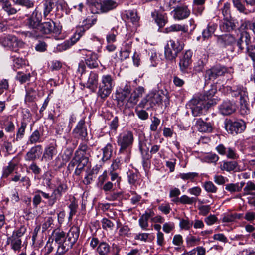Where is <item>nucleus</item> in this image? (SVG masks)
<instances>
[{"label":"nucleus","instance_id":"obj_1","mask_svg":"<svg viewBox=\"0 0 255 255\" xmlns=\"http://www.w3.org/2000/svg\"><path fill=\"white\" fill-rule=\"evenodd\" d=\"M216 91L215 89L212 88L204 94H200L190 101L189 106L194 117L201 115L204 110H206L209 106L214 104L212 98Z\"/></svg>","mask_w":255,"mask_h":255},{"label":"nucleus","instance_id":"obj_2","mask_svg":"<svg viewBox=\"0 0 255 255\" xmlns=\"http://www.w3.org/2000/svg\"><path fill=\"white\" fill-rule=\"evenodd\" d=\"M133 133L129 130H125L120 133L117 137V144L120 147L119 153H123L126 150H131L134 142Z\"/></svg>","mask_w":255,"mask_h":255},{"label":"nucleus","instance_id":"obj_3","mask_svg":"<svg viewBox=\"0 0 255 255\" xmlns=\"http://www.w3.org/2000/svg\"><path fill=\"white\" fill-rule=\"evenodd\" d=\"M118 0H103L91 3L90 8L92 13L98 14L107 12L117 7Z\"/></svg>","mask_w":255,"mask_h":255},{"label":"nucleus","instance_id":"obj_4","mask_svg":"<svg viewBox=\"0 0 255 255\" xmlns=\"http://www.w3.org/2000/svg\"><path fill=\"white\" fill-rule=\"evenodd\" d=\"M114 86V81L112 76L109 74L103 75L99 83L98 96L102 99L107 97L111 93Z\"/></svg>","mask_w":255,"mask_h":255},{"label":"nucleus","instance_id":"obj_5","mask_svg":"<svg viewBox=\"0 0 255 255\" xmlns=\"http://www.w3.org/2000/svg\"><path fill=\"white\" fill-rule=\"evenodd\" d=\"M233 95L240 96V112L241 114L243 115L248 114L249 112V108L248 104V97L246 88L240 85L233 87Z\"/></svg>","mask_w":255,"mask_h":255},{"label":"nucleus","instance_id":"obj_6","mask_svg":"<svg viewBox=\"0 0 255 255\" xmlns=\"http://www.w3.org/2000/svg\"><path fill=\"white\" fill-rule=\"evenodd\" d=\"M162 96L158 93L148 94L138 104L137 108L149 110L156 105H159L162 103Z\"/></svg>","mask_w":255,"mask_h":255},{"label":"nucleus","instance_id":"obj_7","mask_svg":"<svg viewBox=\"0 0 255 255\" xmlns=\"http://www.w3.org/2000/svg\"><path fill=\"white\" fill-rule=\"evenodd\" d=\"M60 32L61 28L56 26L55 23L53 21L50 20L42 23H40L37 29L35 30L34 36L38 37L52 33L58 34Z\"/></svg>","mask_w":255,"mask_h":255},{"label":"nucleus","instance_id":"obj_8","mask_svg":"<svg viewBox=\"0 0 255 255\" xmlns=\"http://www.w3.org/2000/svg\"><path fill=\"white\" fill-rule=\"evenodd\" d=\"M80 234V228L76 226H73L70 228L66 235V240L65 241L64 245H62L60 248L62 252L68 251L72 248L73 246L77 242Z\"/></svg>","mask_w":255,"mask_h":255},{"label":"nucleus","instance_id":"obj_9","mask_svg":"<svg viewBox=\"0 0 255 255\" xmlns=\"http://www.w3.org/2000/svg\"><path fill=\"white\" fill-rule=\"evenodd\" d=\"M41 20L42 15L36 9L31 14L27 15V18L24 20V23L26 26L30 29H32L35 32Z\"/></svg>","mask_w":255,"mask_h":255},{"label":"nucleus","instance_id":"obj_10","mask_svg":"<svg viewBox=\"0 0 255 255\" xmlns=\"http://www.w3.org/2000/svg\"><path fill=\"white\" fill-rule=\"evenodd\" d=\"M52 240L54 241L58 245L57 250V255H63L67 251L62 252L60 248L62 245H64L65 241L66 240L65 233L60 228H57L54 229L52 234Z\"/></svg>","mask_w":255,"mask_h":255},{"label":"nucleus","instance_id":"obj_11","mask_svg":"<svg viewBox=\"0 0 255 255\" xmlns=\"http://www.w3.org/2000/svg\"><path fill=\"white\" fill-rule=\"evenodd\" d=\"M225 128L229 133L237 134L242 132L245 130L246 124L242 120L233 121L231 120H226L225 122Z\"/></svg>","mask_w":255,"mask_h":255},{"label":"nucleus","instance_id":"obj_12","mask_svg":"<svg viewBox=\"0 0 255 255\" xmlns=\"http://www.w3.org/2000/svg\"><path fill=\"white\" fill-rule=\"evenodd\" d=\"M68 190V187L66 183L64 181L58 180L57 182L56 188L53 191L51 194L52 197L48 201V204L49 206H53L56 203L57 199H59L63 194L66 193Z\"/></svg>","mask_w":255,"mask_h":255},{"label":"nucleus","instance_id":"obj_13","mask_svg":"<svg viewBox=\"0 0 255 255\" xmlns=\"http://www.w3.org/2000/svg\"><path fill=\"white\" fill-rule=\"evenodd\" d=\"M238 47V52L242 53L246 51L251 44V37L247 31L241 33L239 38L235 42Z\"/></svg>","mask_w":255,"mask_h":255},{"label":"nucleus","instance_id":"obj_14","mask_svg":"<svg viewBox=\"0 0 255 255\" xmlns=\"http://www.w3.org/2000/svg\"><path fill=\"white\" fill-rule=\"evenodd\" d=\"M131 93V86L129 83L125 82L121 84L120 87L117 90V98L119 104L120 102L122 105L127 102V98L128 97Z\"/></svg>","mask_w":255,"mask_h":255},{"label":"nucleus","instance_id":"obj_15","mask_svg":"<svg viewBox=\"0 0 255 255\" xmlns=\"http://www.w3.org/2000/svg\"><path fill=\"white\" fill-rule=\"evenodd\" d=\"M227 69L226 67L221 66L214 67L206 71L205 79L208 80H214L219 76L223 75L227 72Z\"/></svg>","mask_w":255,"mask_h":255},{"label":"nucleus","instance_id":"obj_16","mask_svg":"<svg viewBox=\"0 0 255 255\" xmlns=\"http://www.w3.org/2000/svg\"><path fill=\"white\" fill-rule=\"evenodd\" d=\"M144 92V89L142 87L136 88L126 102L125 108H130L133 107L137 103L139 98L142 96Z\"/></svg>","mask_w":255,"mask_h":255},{"label":"nucleus","instance_id":"obj_17","mask_svg":"<svg viewBox=\"0 0 255 255\" xmlns=\"http://www.w3.org/2000/svg\"><path fill=\"white\" fill-rule=\"evenodd\" d=\"M81 53L86 56L85 62L90 68H94L98 66L97 54L95 53L86 49L81 50Z\"/></svg>","mask_w":255,"mask_h":255},{"label":"nucleus","instance_id":"obj_18","mask_svg":"<svg viewBox=\"0 0 255 255\" xmlns=\"http://www.w3.org/2000/svg\"><path fill=\"white\" fill-rule=\"evenodd\" d=\"M57 154V145L56 143H51L47 145L42 157V160L46 162L53 159V157Z\"/></svg>","mask_w":255,"mask_h":255},{"label":"nucleus","instance_id":"obj_19","mask_svg":"<svg viewBox=\"0 0 255 255\" xmlns=\"http://www.w3.org/2000/svg\"><path fill=\"white\" fill-rule=\"evenodd\" d=\"M235 103L230 100L224 101L219 106V112L223 115H230L236 111Z\"/></svg>","mask_w":255,"mask_h":255},{"label":"nucleus","instance_id":"obj_20","mask_svg":"<svg viewBox=\"0 0 255 255\" xmlns=\"http://www.w3.org/2000/svg\"><path fill=\"white\" fill-rule=\"evenodd\" d=\"M85 124L84 119H81L78 123L73 131L76 137L84 139L87 136V130Z\"/></svg>","mask_w":255,"mask_h":255},{"label":"nucleus","instance_id":"obj_21","mask_svg":"<svg viewBox=\"0 0 255 255\" xmlns=\"http://www.w3.org/2000/svg\"><path fill=\"white\" fill-rule=\"evenodd\" d=\"M4 42L7 46L15 53L18 52V47L22 44V42L18 40L16 37L11 35L8 36Z\"/></svg>","mask_w":255,"mask_h":255},{"label":"nucleus","instance_id":"obj_22","mask_svg":"<svg viewBox=\"0 0 255 255\" xmlns=\"http://www.w3.org/2000/svg\"><path fill=\"white\" fill-rule=\"evenodd\" d=\"M42 146L38 145L32 147L30 150L26 153L25 156L26 161H35L39 158L42 153Z\"/></svg>","mask_w":255,"mask_h":255},{"label":"nucleus","instance_id":"obj_23","mask_svg":"<svg viewBox=\"0 0 255 255\" xmlns=\"http://www.w3.org/2000/svg\"><path fill=\"white\" fill-rule=\"evenodd\" d=\"M98 83V75L94 72H91L85 83V86L93 92L97 89Z\"/></svg>","mask_w":255,"mask_h":255},{"label":"nucleus","instance_id":"obj_24","mask_svg":"<svg viewBox=\"0 0 255 255\" xmlns=\"http://www.w3.org/2000/svg\"><path fill=\"white\" fill-rule=\"evenodd\" d=\"M150 143L146 140H139V148L141 152L144 163L145 161L151 158V156L149 154V149Z\"/></svg>","mask_w":255,"mask_h":255},{"label":"nucleus","instance_id":"obj_25","mask_svg":"<svg viewBox=\"0 0 255 255\" xmlns=\"http://www.w3.org/2000/svg\"><path fill=\"white\" fill-rule=\"evenodd\" d=\"M192 56V51L190 50H187L180 60L179 64L180 70L182 72H185L191 63Z\"/></svg>","mask_w":255,"mask_h":255},{"label":"nucleus","instance_id":"obj_26","mask_svg":"<svg viewBox=\"0 0 255 255\" xmlns=\"http://www.w3.org/2000/svg\"><path fill=\"white\" fill-rule=\"evenodd\" d=\"M216 149L219 154L225 155L228 158L235 159L237 157L235 150L232 148H226L223 144H220Z\"/></svg>","mask_w":255,"mask_h":255},{"label":"nucleus","instance_id":"obj_27","mask_svg":"<svg viewBox=\"0 0 255 255\" xmlns=\"http://www.w3.org/2000/svg\"><path fill=\"white\" fill-rule=\"evenodd\" d=\"M90 148L85 143H81L77 150L75 151V154L80 157L84 159L86 158L89 160V156H90Z\"/></svg>","mask_w":255,"mask_h":255},{"label":"nucleus","instance_id":"obj_28","mask_svg":"<svg viewBox=\"0 0 255 255\" xmlns=\"http://www.w3.org/2000/svg\"><path fill=\"white\" fill-rule=\"evenodd\" d=\"M154 212L152 211L149 210L146 211L139 219V224L141 228L143 230H148V220L153 217Z\"/></svg>","mask_w":255,"mask_h":255},{"label":"nucleus","instance_id":"obj_29","mask_svg":"<svg viewBox=\"0 0 255 255\" xmlns=\"http://www.w3.org/2000/svg\"><path fill=\"white\" fill-rule=\"evenodd\" d=\"M218 43L223 46L231 45L236 42L235 38L231 34L223 35L218 37Z\"/></svg>","mask_w":255,"mask_h":255},{"label":"nucleus","instance_id":"obj_30","mask_svg":"<svg viewBox=\"0 0 255 255\" xmlns=\"http://www.w3.org/2000/svg\"><path fill=\"white\" fill-rule=\"evenodd\" d=\"M190 14V10L186 5H181L176 7V19L182 20L186 19Z\"/></svg>","mask_w":255,"mask_h":255},{"label":"nucleus","instance_id":"obj_31","mask_svg":"<svg viewBox=\"0 0 255 255\" xmlns=\"http://www.w3.org/2000/svg\"><path fill=\"white\" fill-rule=\"evenodd\" d=\"M175 50V42L172 40H170L165 47V56L167 60L172 61L175 59L174 54L172 52Z\"/></svg>","mask_w":255,"mask_h":255},{"label":"nucleus","instance_id":"obj_32","mask_svg":"<svg viewBox=\"0 0 255 255\" xmlns=\"http://www.w3.org/2000/svg\"><path fill=\"white\" fill-rule=\"evenodd\" d=\"M7 243L10 245L11 249L14 251H19L21 248V239L15 237V235H12L9 237L7 239Z\"/></svg>","mask_w":255,"mask_h":255},{"label":"nucleus","instance_id":"obj_33","mask_svg":"<svg viewBox=\"0 0 255 255\" xmlns=\"http://www.w3.org/2000/svg\"><path fill=\"white\" fill-rule=\"evenodd\" d=\"M224 22L220 26L221 28L224 31L230 32L234 30L237 27V22L232 17L228 20H224Z\"/></svg>","mask_w":255,"mask_h":255},{"label":"nucleus","instance_id":"obj_34","mask_svg":"<svg viewBox=\"0 0 255 255\" xmlns=\"http://www.w3.org/2000/svg\"><path fill=\"white\" fill-rule=\"evenodd\" d=\"M196 126L200 132H209L212 130V127L210 123L204 122L201 119H197Z\"/></svg>","mask_w":255,"mask_h":255},{"label":"nucleus","instance_id":"obj_35","mask_svg":"<svg viewBox=\"0 0 255 255\" xmlns=\"http://www.w3.org/2000/svg\"><path fill=\"white\" fill-rule=\"evenodd\" d=\"M58 0H45L44 3L43 14L46 17L56 5Z\"/></svg>","mask_w":255,"mask_h":255},{"label":"nucleus","instance_id":"obj_36","mask_svg":"<svg viewBox=\"0 0 255 255\" xmlns=\"http://www.w3.org/2000/svg\"><path fill=\"white\" fill-rule=\"evenodd\" d=\"M103 152L102 160L106 161L109 160L112 157L114 147L111 143H108L102 149Z\"/></svg>","mask_w":255,"mask_h":255},{"label":"nucleus","instance_id":"obj_37","mask_svg":"<svg viewBox=\"0 0 255 255\" xmlns=\"http://www.w3.org/2000/svg\"><path fill=\"white\" fill-rule=\"evenodd\" d=\"M152 16L154 18L155 22L159 26V28L163 27L167 22L166 15L159 13L157 11L152 12Z\"/></svg>","mask_w":255,"mask_h":255},{"label":"nucleus","instance_id":"obj_38","mask_svg":"<svg viewBox=\"0 0 255 255\" xmlns=\"http://www.w3.org/2000/svg\"><path fill=\"white\" fill-rule=\"evenodd\" d=\"M221 169L227 171H237L239 169L238 164L235 161L224 162L221 164Z\"/></svg>","mask_w":255,"mask_h":255},{"label":"nucleus","instance_id":"obj_39","mask_svg":"<svg viewBox=\"0 0 255 255\" xmlns=\"http://www.w3.org/2000/svg\"><path fill=\"white\" fill-rule=\"evenodd\" d=\"M42 133L38 129L33 131L31 135L30 136L28 141H27L28 144H33L36 143L42 142L41 140V137Z\"/></svg>","mask_w":255,"mask_h":255},{"label":"nucleus","instance_id":"obj_40","mask_svg":"<svg viewBox=\"0 0 255 255\" xmlns=\"http://www.w3.org/2000/svg\"><path fill=\"white\" fill-rule=\"evenodd\" d=\"M244 195H255V184L251 181H248L243 188Z\"/></svg>","mask_w":255,"mask_h":255},{"label":"nucleus","instance_id":"obj_41","mask_svg":"<svg viewBox=\"0 0 255 255\" xmlns=\"http://www.w3.org/2000/svg\"><path fill=\"white\" fill-rule=\"evenodd\" d=\"M99 255H108L110 251V247L106 242H101L97 249Z\"/></svg>","mask_w":255,"mask_h":255},{"label":"nucleus","instance_id":"obj_42","mask_svg":"<svg viewBox=\"0 0 255 255\" xmlns=\"http://www.w3.org/2000/svg\"><path fill=\"white\" fill-rule=\"evenodd\" d=\"M11 58L13 61V68L14 70H16L25 64L24 60L16 55H11Z\"/></svg>","mask_w":255,"mask_h":255},{"label":"nucleus","instance_id":"obj_43","mask_svg":"<svg viewBox=\"0 0 255 255\" xmlns=\"http://www.w3.org/2000/svg\"><path fill=\"white\" fill-rule=\"evenodd\" d=\"M27 127V123L24 122H21L20 126L18 128L17 133H16V137L14 139V141L15 140L18 141L22 139L25 134V129Z\"/></svg>","mask_w":255,"mask_h":255},{"label":"nucleus","instance_id":"obj_44","mask_svg":"<svg viewBox=\"0 0 255 255\" xmlns=\"http://www.w3.org/2000/svg\"><path fill=\"white\" fill-rule=\"evenodd\" d=\"M126 15L128 20L134 25L137 24L139 18L137 16L136 12L133 10H128L127 11Z\"/></svg>","mask_w":255,"mask_h":255},{"label":"nucleus","instance_id":"obj_45","mask_svg":"<svg viewBox=\"0 0 255 255\" xmlns=\"http://www.w3.org/2000/svg\"><path fill=\"white\" fill-rule=\"evenodd\" d=\"M245 183L241 182L240 184H229L226 185L225 189L231 192H239L241 190Z\"/></svg>","mask_w":255,"mask_h":255},{"label":"nucleus","instance_id":"obj_46","mask_svg":"<svg viewBox=\"0 0 255 255\" xmlns=\"http://www.w3.org/2000/svg\"><path fill=\"white\" fill-rule=\"evenodd\" d=\"M53 222L54 219L52 217L48 216L45 217L41 224L42 232H45L49 228H52V226L54 225Z\"/></svg>","mask_w":255,"mask_h":255},{"label":"nucleus","instance_id":"obj_47","mask_svg":"<svg viewBox=\"0 0 255 255\" xmlns=\"http://www.w3.org/2000/svg\"><path fill=\"white\" fill-rule=\"evenodd\" d=\"M36 91L31 88L26 89V95L25 98V102H31L35 100L36 97Z\"/></svg>","mask_w":255,"mask_h":255},{"label":"nucleus","instance_id":"obj_48","mask_svg":"<svg viewBox=\"0 0 255 255\" xmlns=\"http://www.w3.org/2000/svg\"><path fill=\"white\" fill-rule=\"evenodd\" d=\"M17 166V164L13 161H11L9 162L8 165L5 167L3 169V176L4 177H8L11 173H12L15 167Z\"/></svg>","mask_w":255,"mask_h":255},{"label":"nucleus","instance_id":"obj_49","mask_svg":"<svg viewBox=\"0 0 255 255\" xmlns=\"http://www.w3.org/2000/svg\"><path fill=\"white\" fill-rule=\"evenodd\" d=\"M203 187L208 193H215L217 191V187L210 181L204 182Z\"/></svg>","mask_w":255,"mask_h":255},{"label":"nucleus","instance_id":"obj_50","mask_svg":"<svg viewBox=\"0 0 255 255\" xmlns=\"http://www.w3.org/2000/svg\"><path fill=\"white\" fill-rule=\"evenodd\" d=\"M102 226L103 229L106 230H113L114 224L108 218H104L101 221Z\"/></svg>","mask_w":255,"mask_h":255},{"label":"nucleus","instance_id":"obj_51","mask_svg":"<svg viewBox=\"0 0 255 255\" xmlns=\"http://www.w3.org/2000/svg\"><path fill=\"white\" fill-rule=\"evenodd\" d=\"M30 77L31 75L30 73H24L22 72H18L16 76V79L22 84L29 81Z\"/></svg>","mask_w":255,"mask_h":255},{"label":"nucleus","instance_id":"obj_52","mask_svg":"<svg viewBox=\"0 0 255 255\" xmlns=\"http://www.w3.org/2000/svg\"><path fill=\"white\" fill-rule=\"evenodd\" d=\"M215 28L214 26L208 25L202 32V36L204 39L210 38L214 33Z\"/></svg>","mask_w":255,"mask_h":255},{"label":"nucleus","instance_id":"obj_53","mask_svg":"<svg viewBox=\"0 0 255 255\" xmlns=\"http://www.w3.org/2000/svg\"><path fill=\"white\" fill-rule=\"evenodd\" d=\"M2 8L8 15L14 14L17 12L15 8L12 7L11 3L8 1V0L3 4Z\"/></svg>","mask_w":255,"mask_h":255},{"label":"nucleus","instance_id":"obj_54","mask_svg":"<svg viewBox=\"0 0 255 255\" xmlns=\"http://www.w3.org/2000/svg\"><path fill=\"white\" fill-rule=\"evenodd\" d=\"M222 11L224 20H228L232 17L230 11V4L229 3L226 2L224 3Z\"/></svg>","mask_w":255,"mask_h":255},{"label":"nucleus","instance_id":"obj_55","mask_svg":"<svg viewBox=\"0 0 255 255\" xmlns=\"http://www.w3.org/2000/svg\"><path fill=\"white\" fill-rule=\"evenodd\" d=\"M128 182L131 185L135 186L137 180L139 179L138 175L136 173H134L132 171L128 172Z\"/></svg>","mask_w":255,"mask_h":255},{"label":"nucleus","instance_id":"obj_56","mask_svg":"<svg viewBox=\"0 0 255 255\" xmlns=\"http://www.w3.org/2000/svg\"><path fill=\"white\" fill-rule=\"evenodd\" d=\"M234 6L240 12L244 13L245 14H248L251 11L246 10L244 5L241 3L240 0H232Z\"/></svg>","mask_w":255,"mask_h":255},{"label":"nucleus","instance_id":"obj_57","mask_svg":"<svg viewBox=\"0 0 255 255\" xmlns=\"http://www.w3.org/2000/svg\"><path fill=\"white\" fill-rule=\"evenodd\" d=\"M88 161V159H87L86 158H85L82 159V161H81V162L78 164V166L75 170V174L76 175L78 176L81 173V172L83 171L84 167L87 164Z\"/></svg>","mask_w":255,"mask_h":255},{"label":"nucleus","instance_id":"obj_58","mask_svg":"<svg viewBox=\"0 0 255 255\" xmlns=\"http://www.w3.org/2000/svg\"><path fill=\"white\" fill-rule=\"evenodd\" d=\"M178 201H180L182 204L191 205L196 202L197 198L195 197H189L187 195H184L179 198Z\"/></svg>","mask_w":255,"mask_h":255},{"label":"nucleus","instance_id":"obj_59","mask_svg":"<svg viewBox=\"0 0 255 255\" xmlns=\"http://www.w3.org/2000/svg\"><path fill=\"white\" fill-rule=\"evenodd\" d=\"M15 3L27 8H32L34 5V2L31 0H16Z\"/></svg>","mask_w":255,"mask_h":255},{"label":"nucleus","instance_id":"obj_60","mask_svg":"<svg viewBox=\"0 0 255 255\" xmlns=\"http://www.w3.org/2000/svg\"><path fill=\"white\" fill-rule=\"evenodd\" d=\"M183 243V240L182 236L180 235H176V246H178L179 247H176V252H178L179 251L182 252H183V253H182L181 255H187L185 253V247L181 245Z\"/></svg>","mask_w":255,"mask_h":255},{"label":"nucleus","instance_id":"obj_61","mask_svg":"<svg viewBox=\"0 0 255 255\" xmlns=\"http://www.w3.org/2000/svg\"><path fill=\"white\" fill-rule=\"evenodd\" d=\"M119 235L120 236L128 237L131 235L130 229L128 225H124L119 229Z\"/></svg>","mask_w":255,"mask_h":255},{"label":"nucleus","instance_id":"obj_62","mask_svg":"<svg viewBox=\"0 0 255 255\" xmlns=\"http://www.w3.org/2000/svg\"><path fill=\"white\" fill-rule=\"evenodd\" d=\"M118 34L117 31L113 28L111 32L107 35L106 40L108 43H113L116 41V36Z\"/></svg>","mask_w":255,"mask_h":255},{"label":"nucleus","instance_id":"obj_63","mask_svg":"<svg viewBox=\"0 0 255 255\" xmlns=\"http://www.w3.org/2000/svg\"><path fill=\"white\" fill-rule=\"evenodd\" d=\"M121 165V162L120 158L117 157L113 160L112 163L109 168V171L115 172L117 170L120 169Z\"/></svg>","mask_w":255,"mask_h":255},{"label":"nucleus","instance_id":"obj_64","mask_svg":"<svg viewBox=\"0 0 255 255\" xmlns=\"http://www.w3.org/2000/svg\"><path fill=\"white\" fill-rule=\"evenodd\" d=\"M246 54L250 57L253 62H255V44L251 45L246 51Z\"/></svg>","mask_w":255,"mask_h":255}]
</instances>
